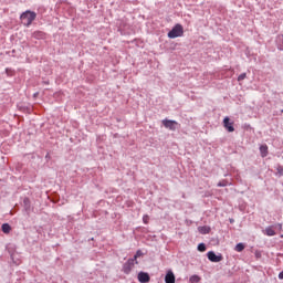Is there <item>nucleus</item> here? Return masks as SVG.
Returning a JSON list of instances; mask_svg holds the SVG:
<instances>
[{
  "label": "nucleus",
  "instance_id": "12",
  "mask_svg": "<svg viewBox=\"0 0 283 283\" xmlns=\"http://www.w3.org/2000/svg\"><path fill=\"white\" fill-rule=\"evenodd\" d=\"M2 231H3V233H10V231H12V228L10 227V224L3 223Z\"/></svg>",
  "mask_w": 283,
  "mask_h": 283
},
{
  "label": "nucleus",
  "instance_id": "8",
  "mask_svg": "<svg viewBox=\"0 0 283 283\" xmlns=\"http://www.w3.org/2000/svg\"><path fill=\"white\" fill-rule=\"evenodd\" d=\"M165 282H166V283H176V275L174 274V272H172L171 270H169V271L166 273Z\"/></svg>",
  "mask_w": 283,
  "mask_h": 283
},
{
  "label": "nucleus",
  "instance_id": "2",
  "mask_svg": "<svg viewBox=\"0 0 283 283\" xmlns=\"http://www.w3.org/2000/svg\"><path fill=\"white\" fill-rule=\"evenodd\" d=\"M184 34L185 29L182 28V24H176L168 33V39H178V36H182Z\"/></svg>",
  "mask_w": 283,
  "mask_h": 283
},
{
  "label": "nucleus",
  "instance_id": "16",
  "mask_svg": "<svg viewBox=\"0 0 283 283\" xmlns=\"http://www.w3.org/2000/svg\"><path fill=\"white\" fill-rule=\"evenodd\" d=\"M190 282H191V283H198V282H200V276H198V275H192V276L190 277Z\"/></svg>",
  "mask_w": 283,
  "mask_h": 283
},
{
  "label": "nucleus",
  "instance_id": "15",
  "mask_svg": "<svg viewBox=\"0 0 283 283\" xmlns=\"http://www.w3.org/2000/svg\"><path fill=\"white\" fill-rule=\"evenodd\" d=\"M198 251H200L201 253H205V251H207V245H205V243H200L198 245Z\"/></svg>",
  "mask_w": 283,
  "mask_h": 283
},
{
  "label": "nucleus",
  "instance_id": "17",
  "mask_svg": "<svg viewBox=\"0 0 283 283\" xmlns=\"http://www.w3.org/2000/svg\"><path fill=\"white\" fill-rule=\"evenodd\" d=\"M143 222L144 224H149V217L147 214L143 217Z\"/></svg>",
  "mask_w": 283,
  "mask_h": 283
},
{
  "label": "nucleus",
  "instance_id": "11",
  "mask_svg": "<svg viewBox=\"0 0 283 283\" xmlns=\"http://www.w3.org/2000/svg\"><path fill=\"white\" fill-rule=\"evenodd\" d=\"M265 235L273 237L275 235V230L272 227L265 228Z\"/></svg>",
  "mask_w": 283,
  "mask_h": 283
},
{
  "label": "nucleus",
  "instance_id": "13",
  "mask_svg": "<svg viewBox=\"0 0 283 283\" xmlns=\"http://www.w3.org/2000/svg\"><path fill=\"white\" fill-rule=\"evenodd\" d=\"M244 249V243H238L234 248V251L238 253H242V250Z\"/></svg>",
  "mask_w": 283,
  "mask_h": 283
},
{
  "label": "nucleus",
  "instance_id": "1",
  "mask_svg": "<svg viewBox=\"0 0 283 283\" xmlns=\"http://www.w3.org/2000/svg\"><path fill=\"white\" fill-rule=\"evenodd\" d=\"M20 19L23 22V25H25L27 28H30V25H32V21L36 19V12L25 11L21 14Z\"/></svg>",
  "mask_w": 283,
  "mask_h": 283
},
{
  "label": "nucleus",
  "instance_id": "5",
  "mask_svg": "<svg viewBox=\"0 0 283 283\" xmlns=\"http://www.w3.org/2000/svg\"><path fill=\"white\" fill-rule=\"evenodd\" d=\"M207 258L208 260H210V262H222L223 258H222V254H218L213 251H209L207 253Z\"/></svg>",
  "mask_w": 283,
  "mask_h": 283
},
{
  "label": "nucleus",
  "instance_id": "19",
  "mask_svg": "<svg viewBox=\"0 0 283 283\" xmlns=\"http://www.w3.org/2000/svg\"><path fill=\"white\" fill-rule=\"evenodd\" d=\"M277 171H279V174H281V176H283V167L282 166H279Z\"/></svg>",
  "mask_w": 283,
  "mask_h": 283
},
{
  "label": "nucleus",
  "instance_id": "22",
  "mask_svg": "<svg viewBox=\"0 0 283 283\" xmlns=\"http://www.w3.org/2000/svg\"><path fill=\"white\" fill-rule=\"evenodd\" d=\"M282 113H283V109H282Z\"/></svg>",
  "mask_w": 283,
  "mask_h": 283
},
{
  "label": "nucleus",
  "instance_id": "21",
  "mask_svg": "<svg viewBox=\"0 0 283 283\" xmlns=\"http://www.w3.org/2000/svg\"><path fill=\"white\" fill-rule=\"evenodd\" d=\"M279 280H283V272L279 274Z\"/></svg>",
  "mask_w": 283,
  "mask_h": 283
},
{
  "label": "nucleus",
  "instance_id": "14",
  "mask_svg": "<svg viewBox=\"0 0 283 283\" xmlns=\"http://www.w3.org/2000/svg\"><path fill=\"white\" fill-rule=\"evenodd\" d=\"M142 255H143V251L138 250L133 258V260L135 261V264H138V261L136 260H138V258H140Z\"/></svg>",
  "mask_w": 283,
  "mask_h": 283
},
{
  "label": "nucleus",
  "instance_id": "20",
  "mask_svg": "<svg viewBox=\"0 0 283 283\" xmlns=\"http://www.w3.org/2000/svg\"><path fill=\"white\" fill-rule=\"evenodd\" d=\"M218 187H227V184H226V182L220 181V182L218 184Z\"/></svg>",
  "mask_w": 283,
  "mask_h": 283
},
{
  "label": "nucleus",
  "instance_id": "3",
  "mask_svg": "<svg viewBox=\"0 0 283 283\" xmlns=\"http://www.w3.org/2000/svg\"><path fill=\"white\" fill-rule=\"evenodd\" d=\"M163 125H164V127H166V129H170L171 132H176L177 126H178L179 124H178V122H176V120L164 119V120H163Z\"/></svg>",
  "mask_w": 283,
  "mask_h": 283
},
{
  "label": "nucleus",
  "instance_id": "6",
  "mask_svg": "<svg viewBox=\"0 0 283 283\" xmlns=\"http://www.w3.org/2000/svg\"><path fill=\"white\" fill-rule=\"evenodd\" d=\"M223 127L227 129V132H235V128L233 127V122L229 117H224L223 119Z\"/></svg>",
  "mask_w": 283,
  "mask_h": 283
},
{
  "label": "nucleus",
  "instance_id": "4",
  "mask_svg": "<svg viewBox=\"0 0 283 283\" xmlns=\"http://www.w3.org/2000/svg\"><path fill=\"white\" fill-rule=\"evenodd\" d=\"M134 264H136V261L134 259H128L127 262L123 265V271L128 275V273H132V269H134Z\"/></svg>",
  "mask_w": 283,
  "mask_h": 283
},
{
  "label": "nucleus",
  "instance_id": "7",
  "mask_svg": "<svg viewBox=\"0 0 283 283\" xmlns=\"http://www.w3.org/2000/svg\"><path fill=\"white\" fill-rule=\"evenodd\" d=\"M137 280L140 283H148L151 277L149 276V273L147 272H139L137 275Z\"/></svg>",
  "mask_w": 283,
  "mask_h": 283
},
{
  "label": "nucleus",
  "instance_id": "10",
  "mask_svg": "<svg viewBox=\"0 0 283 283\" xmlns=\"http://www.w3.org/2000/svg\"><path fill=\"white\" fill-rule=\"evenodd\" d=\"M199 233H201L202 235H207V233L211 232V228L203 226V227H199L198 228Z\"/></svg>",
  "mask_w": 283,
  "mask_h": 283
},
{
  "label": "nucleus",
  "instance_id": "9",
  "mask_svg": "<svg viewBox=\"0 0 283 283\" xmlns=\"http://www.w3.org/2000/svg\"><path fill=\"white\" fill-rule=\"evenodd\" d=\"M260 151H261L262 158H266V156H269V146L261 145L260 146Z\"/></svg>",
  "mask_w": 283,
  "mask_h": 283
},
{
  "label": "nucleus",
  "instance_id": "18",
  "mask_svg": "<svg viewBox=\"0 0 283 283\" xmlns=\"http://www.w3.org/2000/svg\"><path fill=\"white\" fill-rule=\"evenodd\" d=\"M247 78V73H242L238 76V81H244Z\"/></svg>",
  "mask_w": 283,
  "mask_h": 283
}]
</instances>
